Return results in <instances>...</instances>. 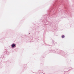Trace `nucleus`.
Wrapping results in <instances>:
<instances>
[{
    "label": "nucleus",
    "instance_id": "obj_1",
    "mask_svg": "<svg viewBox=\"0 0 74 74\" xmlns=\"http://www.w3.org/2000/svg\"><path fill=\"white\" fill-rule=\"evenodd\" d=\"M12 48H14L15 47V44H13L12 45Z\"/></svg>",
    "mask_w": 74,
    "mask_h": 74
},
{
    "label": "nucleus",
    "instance_id": "obj_2",
    "mask_svg": "<svg viewBox=\"0 0 74 74\" xmlns=\"http://www.w3.org/2000/svg\"><path fill=\"white\" fill-rule=\"evenodd\" d=\"M62 38H64V35L62 36Z\"/></svg>",
    "mask_w": 74,
    "mask_h": 74
}]
</instances>
